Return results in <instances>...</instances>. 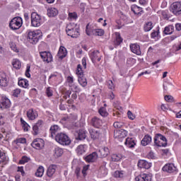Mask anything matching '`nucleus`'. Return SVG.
<instances>
[{
    "mask_svg": "<svg viewBox=\"0 0 181 181\" xmlns=\"http://www.w3.org/2000/svg\"><path fill=\"white\" fill-rule=\"evenodd\" d=\"M175 29H176V30L180 31L181 30V23L175 24Z\"/></svg>",
    "mask_w": 181,
    "mask_h": 181,
    "instance_id": "69168bd1",
    "label": "nucleus"
},
{
    "mask_svg": "<svg viewBox=\"0 0 181 181\" xmlns=\"http://www.w3.org/2000/svg\"><path fill=\"white\" fill-rule=\"evenodd\" d=\"M47 15L49 18H54V16H57V15H59V11H57L56 8H48Z\"/></svg>",
    "mask_w": 181,
    "mask_h": 181,
    "instance_id": "393cba45",
    "label": "nucleus"
},
{
    "mask_svg": "<svg viewBox=\"0 0 181 181\" xmlns=\"http://www.w3.org/2000/svg\"><path fill=\"white\" fill-rule=\"evenodd\" d=\"M132 11L134 12V13H135V15H141L142 8L135 6L133 8H132Z\"/></svg>",
    "mask_w": 181,
    "mask_h": 181,
    "instance_id": "a19ab883",
    "label": "nucleus"
},
{
    "mask_svg": "<svg viewBox=\"0 0 181 181\" xmlns=\"http://www.w3.org/2000/svg\"><path fill=\"white\" fill-rule=\"evenodd\" d=\"M43 173H45V168L43 166H40L35 173V176L37 177H42V176H43Z\"/></svg>",
    "mask_w": 181,
    "mask_h": 181,
    "instance_id": "e433bc0d",
    "label": "nucleus"
},
{
    "mask_svg": "<svg viewBox=\"0 0 181 181\" xmlns=\"http://www.w3.org/2000/svg\"><path fill=\"white\" fill-rule=\"evenodd\" d=\"M98 152L101 158H107V156L110 155V149L108 147H101L99 148Z\"/></svg>",
    "mask_w": 181,
    "mask_h": 181,
    "instance_id": "5701e85b",
    "label": "nucleus"
},
{
    "mask_svg": "<svg viewBox=\"0 0 181 181\" xmlns=\"http://www.w3.org/2000/svg\"><path fill=\"white\" fill-rule=\"evenodd\" d=\"M87 136V132L86 130H79L78 133V137L77 139H79L80 141H83V139H86Z\"/></svg>",
    "mask_w": 181,
    "mask_h": 181,
    "instance_id": "7c9ffc66",
    "label": "nucleus"
},
{
    "mask_svg": "<svg viewBox=\"0 0 181 181\" xmlns=\"http://www.w3.org/2000/svg\"><path fill=\"white\" fill-rule=\"evenodd\" d=\"M108 83V87L110 90H112V88H114V83H112V81H109L107 82Z\"/></svg>",
    "mask_w": 181,
    "mask_h": 181,
    "instance_id": "052dcab7",
    "label": "nucleus"
},
{
    "mask_svg": "<svg viewBox=\"0 0 181 181\" xmlns=\"http://www.w3.org/2000/svg\"><path fill=\"white\" fill-rule=\"evenodd\" d=\"M88 168H90V165L83 166V170H82V173H83V176H86V175H87L86 173V172H87V170H88Z\"/></svg>",
    "mask_w": 181,
    "mask_h": 181,
    "instance_id": "603ef678",
    "label": "nucleus"
},
{
    "mask_svg": "<svg viewBox=\"0 0 181 181\" xmlns=\"http://www.w3.org/2000/svg\"><path fill=\"white\" fill-rule=\"evenodd\" d=\"M151 142H152V137L150 135L146 134L141 140V145H143V146H146V145H149Z\"/></svg>",
    "mask_w": 181,
    "mask_h": 181,
    "instance_id": "bb28decb",
    "label": "nucleus"
},
{
    "mask_svg": "<svg viewBox=\"0 0 181 181\" xmlns=\"http://www.w3.org/2000/svg\"><path fill=\"white\" fill-rule=\"evenodd\" d=\"M33 135H37V134H39V127L36 126V124H35L33 127Z\"/></svg>",
    "mask_w": 181,
    "mask_h": 181,
    "instance_id": "8fccbe9b",
    "label": "nucleus"
},
{
    "mask_svg": "<svg viewBox=\"0 0 181 181\" xmlns=\"http://www.w3.org/2000/svg\"><path fill=\"white\" fill-rule=\"evenodd\" d=\"M58 56L59 59H64V57L67 56V51L66 50L64 47H60L58 52Z\"/></svg>",
    "mask_w": 181,
    "mask_h": 181,
    "instance_id": "c85d7f7f",
    "label": "nucleus"
},
{
    "mask_svg": "<svg viewBox=\"0 0 181 181\" xmlns=\"http://www.w3.org/2000/svg\"><path fill=\"white\" fill-rule=\"evenodd\" d=\"M69 18H70V19H77V13H69Z\"/></svg>",
    "mask_w": 181,
    "mask_h": 181,
    "instance_id": "864d4df0",
    "label": "nucleus"
},
{
    "mask_svg": "<svg viewBox=\"0 0 181 181\" xmlns=\"http://www.w3.org/2000/svg\"><path fill=\"white\" fill-rule=\"evenodd\" d=\"M9 46L13 52H16V53H19V49H18V47H16V44L14 42H10Z\"/></svg>",
    "mask_w": 181,
    "mask_h": 181,
    "instance_id": "49530a36",
    "label": "nucleus"
},
{
    "mask_svg": "<svg viewBox=\"0 0 181 181\" xmlns=\"http://www.w3.org/2000/svg\"><path fill=\"white\" fill-rule=\"evenodd\" d=\"M147 156L148 159H155V156L153 155V152L152 151H150Z\"/></svg>",
    "mask_w": 181,
    "mask_h": 181,
    "instance_id": "680f3d73",
    "label": "nucleus"
},
{
    "mask_svg": "<svg viewBox=\"0 0 181 181\" xmlns=\"http://www.w3.org/2000/svg\"><path fill=\"white\" fill-rule=\"evenodd\" d=\"M136 181H152V176L148 174H141L135 178Z\"/></svg>",
    "mask_w": 181,
    "mask_h": 181,
    "instance_id": "a211bd4d",
    "label": "nucleus"
},
{
    "mask_svg": "<svg viewBox=\"0 0 181 181\" xmlns=\"http://www.w3.org/2000/svg\"><path fill=\"white\" fill-rule=\"evenodd\" d=\"M75 175H76L77 177L80 176V168H76L75 170Z\"/></svg>",
    "mask_w": 181,
    "mask_h": 181,
    "instance_id": "0e129e2a",
    "label": "nucleus"
},
{
    "mask_svg": "<svg viewBox=\"0 0 181 181\" xmlns=\"http://www.w3.org/2000/svg\"><path fill=\"white\" fill-rule=\"evenodd\" d=\"M55 140L57 142H58V144L63 146H67L69 144H71V140H70L69 136L64 133L57 134L55 136Z\"/></svg>",
    "mask_w": 181,
    "mask_h": 181,
    "instance_id": "7ed1b4c3",
    "label": "nucleus"
},
{
    "mask_svg": "<svg viewBox=\"0 0 181 181\" xmlns=\"http://www.w3.org/2000/svg\"><path fill=\"white\" fill-rule=\"evenodd\" d=\"M98 112L100 115H101L102 117H107L108 115V112H107L105 107H101L99 110Z\"/></svg>",
    "mask_w": 181,
    "mask_h": 181,
    "instance_id": "37998d69",
    "label": "nucleus"
},
{
    "mask_svg": "<svg viewBox=\"0 0 181 181\" xmlns=\"http://www.w3.org/2000/svg\"><path fill=\"white\" fill-rule=\"evenodd\" d=\"M163 172H168V173H173V172L177 170V168H176L173 163H168L163 168Z\"/></svg>",
    "mask_w": 181,
    "mask_h": 181,
    "instance_id": "4468645a",
    "label": "nucleus"
},
{
    "mask_svg": "<svg viewBox=\"0 0 181 181\" xmlns=\"http://www.w3.org/2000/svg\"><path fill=\"white\" fill-rule=\"evenodd\" d=\"M18 172H21L22 176H24V175H25V171L23 170V167H18Z\"/></svg>",
    "mask_w": 181,
    "mask_h": 181,
    "instance_id": "e2e57ef3",
    "label": "nucleus"
},
{
    "mask_svg": "<svg viewBox=\"0 0 181 181\" xmlns=\"http://www.w3.org/2000/svg\"><path fill=\"white\" fill-rule=\"evenodd\" d=\"M125 176V171L124 170H117L114 173V177L122 178Z\"/></svg>",
    "mask_w": 181,
    "mask_h": 181,
    "instance_id": "4c0bfd02",
    "label": "nucleus"
},
{
    "mask_svg": "<svg viewBox=\"0 0 181 181\" xmlns=\"http://www.w3.org/2000/svg\"><path fill=\"white\" fill-rule=\"evenodd\" d=\"M18 86L23 87V88H28L29 87V81L26 79H21L18 81Z\"/></svg>",
    "mask_w": 181,
    "mask_h": 181,
    "instance_id": "72a5a7b5",
    "label": "nucleus"
},
{
    "mask_svg": "<svg viewBox=\"0 0 181 181\" xmlns=\"http://www.w3.org/2000/svg\"><path fill=\"white\" fill-rule=\"evenodd\" d=\"M42 37V31L40 30L35 31H30L28 34V39L32 45H36L39 42V39Z\"/></svg>",
    "mask_w": 181,
    "mask_h": 181,
    "instance_id": "f03ea898",
    "label": "nucleus"
},
{
    "mask_svg": "<svg viewBox=\"0 0 181 181\" xmlns=\"http://www.w3.org/2000/svg\"><path fill=\"white\" fill-rule=\"evenodd\" d=\"M91 126L94 127L95 128H101L103 127V120L98 117H94L92 118L90 122Z\"/></svg>",
    "mask_w": 181,
    "mask_h": 181,
    "instance_id": "9b49d317",
    "label": "nucleus"
},
{
    "mask_svg": "<svg viewBox=\"0 0 181 181\" xmlns=\"http://www.w3.org/2000/svg\"><path fill=\"white\" fill-rule=\"evenodd\" d=\"M0 86H1V87H6L8 86V78H6V74L1 71H0Z\"/></svg>",
    "mask_w": 181,
    "mask_h": 181,
    "instance_id": "412c9836",
    "label": "nucleus"
},
{
    "mask_svg": "<svg viewBox=\"0 0 181 181\" xmlns=\"http://www.w3.org/2000/svg\"><path fill=\"white\" fill-rule=\"evenodd\" d=\"M67 81L69 83V87H73V84L74 83V79L73 78V76H68Z\"/></svg>",
    "mask_w": 181,
    "mask_h": 181,
    "instance_id": "09e8293b",
    "label": "nucleus"
},
{
    "mask_svg": "<svg viewBox=\"0 0 181 181\" xmlns=\"http://www.w3.org/2000/svg\"><path fill=\"white\" fill-rule=\"evenodd\" d=\"M174 30H175V28L173 27V25H168L165 28L163 32L165 35H172Z\"/></svg>",
    "mask_w": 181,
    "mask_h": 181,
    "instance_id": "473e14b6",
    "label": "nucleus"
},
{
    "mask_svg": "<svg viewBox=\"0 0 181 181\" xmlns=\"http://www.w3.org/2000/svg\"><path fill=\"white\" fill-rule=\"evenodd\" d=\"M10 107L11 100L6 97H3L1 102L0 103V108H1V110H5L6 108H9Z\"/></svg>",
    "mask_w": 181,
    "mask_h": 181,
    "instance_id": "ddd939ff",
    "label": "nucleus"
},
{
    "mask_svg": "<svg viewBox=\"0 0 181 181\" xmlns=\"http://www.w3.org/2000/svg\"><path fill=\"white\" fill-rule=\"evenodd\" d=\"M21 122L23 125V129L24 131H29V124H28V123H26L23 119H21Z\"/></svg>",
    "mask_w": 181,
    "mask_h": 181,
    "instance_id": "a18cd8bd",
    "label": "nucleus"
},
{
    "mask_svg": "<svg viewBox=\"0 0 181 181\" xmlns=\"http://www.w3.org/2000/svg\"><path fill=\"white\" fill-rule=\"evenodd\" d=\"M82 65L83 66L84 69H87V61L85 57L82 59Z\"/></svg>",
    "mask_w": 181,
    "mask_h": 181,
    "instance_id": "bf43d9fd",
    "label": "nucleus"
},
{
    "mask_svg": "<svg viewBox=\"0 0 181 181\" xmlns=\"http://www.w3.org/2000/svg\"><path fill=\"white\" fill-rule=\"evenodd\" d=\"M37 112L33 110V109H30L28 112H27V117L29 119H31L32 121H33V119H36V118H37Z\"/></svg>",
    "mask_w": 181,
    "mask_h": 181,
    "instance_id": "b1692460",
    "label": "nucleus"
},
{
    "mask_svg": "<svg viewBox=\"0 0 181 181\" xmlns=\"http://www.w3.org/2000/svg\"><path fill=\"white\" fill-rule=\"evenodd\" d=\"M127 115L129 119L134 120V119L135 118V115H133L132 112L129 110L127 112Z\"/></svg>",
    "mask_w": 181,
    "mask_h": 181,
    "instance_id": "5fc2aeb1",
    "label": "nucleus"
},
{
    "mask_svg": "<svg viewBox=\"0 0 181 181\" xmlns=\"http://www.w3.org/2000/svg\"><path fill=\"white\" fill-rule=\"evenodd\" d=\"M42 25V17L37 13H31V25L34 28H39Z\"/></svg>",
    "mask_w": 181,
    "mask_h": 181,
    "instance_id": "0eeeda50",
    "label": "nucleus"
},
{
    "mask_svg": "<svg viewBox=\"0 0 181 181\" xmlns=\"http://www.w3.org/2000/svg\"><path fill=\"white\" fill-rule=\"evenodd\" d=\"M128 132L124 129H117L114 132V137L117 139H121L127 136Z\"/></svg>",
    "mask_w": 181,
    "mask_h": 181,
    "instance_id": "9d476101",
    "label": "nucleus"
},
{
    "mask_svg": "<svg viewBox=\"0 0 181 181\" xmlns=\"http://www.w3.org/2000/svg\"><path fill=\"white\" fill-rule=\"evenodd\" d=\"M154 144L156 146H166L168 145V140L165 136L157 134L154 138Z\"/></svg>",
    "mask_w": 181,
    "mask_h": 181,
    "instance_id": "423d86ee",
    "label": "nucleus"
},
{
    "mask_svg": "<svg viewBox=\"0 0 181 181\" xmlns=\"http://www.w3.org/2000/svg\"><path fill=\"white\" fill-rule=\"evenodd\" d=\"M46 94L47 97H52V95H53V92L52 91V90H50V88H47Z\"/></svg>",
    "mask_w": 181,
    "mask_h": 181,
    "instance_id": "6e6d98bb",
    "label": "nucleus"
},
{
    "mask_svg": "<svg viewBox=\"0 0 181 181\" xmlns=\"http://www.w3.org/2000/svg\"><path fill=\"white\" fill-rule=\"evenodd\" d=\"M130 49L132 53H134V54H137V56H141L142 53L141 52V47H139V45L138 44L130 45Z\"/></svg>",
    "mask_w": 181,
    "mask_h": 181,
    "instance_id": "dca6fc26",
    "label": "nucleus"
},
{
    "mask_svg": "<svg viewBox=\"0 0 181 181\" xmlns=\"http://www.w3.org/2000/svg\"><path fill=\"white\" fill-rule=\"evenodd\" d=\"M63 155V150L59 147H57L54 150V156L55 158H60Z\"/></svg>",
    "mask_w": 181,
    "mask_h": 181,
    "instance_id": "c9c22d12",
    "label": "nucleus"
},
{
    "mask_svg": "<svg viewBox=\"0 0 181 181\" xmlns=\"http://www.w3.org/2000/svg\"><path fill=\"white\" fill-rule=\"evenodd\" d=\"M159 35V33L158 31H154L151 33V37L154 38L156 37Z\"/></svg>",
    "mask_w": 181,
    "mask_h": 181,
    "instance_id": "338daca9",
    "label": "nucleus"
},
{
    "mask_svg": "<svg viewBox=\"0 0 181 181\" xmlns=\"http://www.w3.org/2000/svg\"><path fill=\"white\" fill-rule=\"evenodd\" d=\"M112 160L113 162H119L122 159V154H113L112 155Z\"/></svg>",
    "mask_w": 181,
    "mask_h": 181,
    "instance_id": "58836bf2",
    "label": "nucleus"
},
{
    "mask_svg": "<svg viewBox=\"0 0 181 181\" xmlns=\"http://www.w3.org/2000/svg\"><path fill=\"white\" fill-rule=\"evenodd\" d=\"M98 158V155L97 153L93 152L91 154H89L88 156L85 157L86 162H88V163H93V162H95L97 158Z\"/></svg>",
    "mask_w": 181,
    "mask_h": 181,
    "instance_id": "f3484780",
    "label": "nucleus"
},
{
    "mask_svg": "<svg viewBox=\"0 0 181 181\" xmlns=\"http://www.w3.org/2000/svg\"><path fill=\"white\" fill-rule=\"evenodd\" d=\"M170 8L171 12H173L175 16H179L181 15V1H176L173 3V5H171Z\"/></svg>",
    "mask_w": 181,
    "mask_h": 181,
    "instance_id": "1a4fd4ad",
    "label": "nucleus"
},
{
    "mask_svg": "<svg viewBox=\"0 0 181 181\" xmlns=\"http://www.w3.org/2000/svg\"><path fill=\"white\" fill-rule=\"evenodd\" d=\"M90 59L93 63L94 62H100L101 60V55H100V52L96 50L90 53Z\"/></svg>",
    "mask_w": 181,
    "mask_h": 181,
    "instance_id": "aec40b11",
    "label": "nucleus"
},
{
    "mask_svg": "<svg viewBox=\"0 0 181 181\" xmlns=\"http://www.w3.org/2000/svg\"><path fill=\"white\" fill-rule=\"evenodd\" d=\"M153 28V25L152 22L149 21L144 24V32H149L150 30H152Z\"/></svg>",
    "mask_w": 181,
    "mask_h": 181,
    "instance_id": "f704fd0d",
    "label": "nucleus"
},
{
    "mask_svg": "<svg viewBox=\"0 0 181 181\" xmlns=\"http://www.w3.org/2000/svg\"><path fill=\"white\" fill-rule=\"evenodd\" d=\"M89 133L92 139H97L100 138V130L89 129Z\"/></svg>",
    "mask_w": 181,
    "mask_h": 181,
    "instance_id": "a878e982",
    "label": "nucleus"
},
{
    "mask_svg": "<svg viewBox=\"0 0 181 181\" xmlns=\"http://www.w3.org/2000/svg\"><path fill=\"white\" fill-rule=\"evenodd\" d=\"M76 74L78 75V81L82 87L87 86V78L83 75V69L81 68V64H78Z\"/></svg>",
    "mask_w": 181,
    "mask_h": 181,
    "instance_id": "20e7f679",
    "label": "nucleus"
},
{
    "mask_svg": "<svg viewBox=\"0 0 181 181\" xmlns=\"http://www.w3.org/2000/svg\"><path fill=\"white\" fill-rule=\"evenodd\" d=\"M116 39L114 42L115 46H119L122 43V37H121V34L119 33H115Z\"/></svg>",
    "mask_w": 181,
    "mask_h": 181,
    "instance_id": "c756f323",
    "label": "nucleus"
},
{
    "mask_svg": "<svg viewBox=\"0 0 181 181\" xmlns=\"http://www.w3.org/2000/svg\"><path fill=\"white\" fill-rule=\"evenodd\" d=\"M124 124L122 122H115L113 124V127L117 129L122 128L124 127Z\"/></svg>",
    "mask_w": 181,
    "mask_h": 181,
    "instance_id": "de8ad7c7",
    "label": "nucleus"
},
{
    "mask_svg": "<svg viewBox=\"0 0 181 181\" xmlns=\"http://www.w3.org/2000/svg\"><path fill=\"white\" fill-rule=\"evenodd\" d=\"M30 160V158L26 157V156H23L21 160H20L19 163L20 165H25V163H28Z\"/></svg>",
    "mask_w": 181,
    "mask_h": 181,
    "instance_id": "c03bdc74",
    "label": "nucleus"
},
{
    "mask_svg": "<svg viewBox=\"0 0 181 181\" xmlns=\"http://www.w3.org/2000/svg\"><path fill=\"white\" fill-rule=\"evenodd\" d=\"M56 169H57L56 165H50L47 170V176H48V177H53V175L56 173Z\"/></svg>",
    "mask_w": 181,
    "mask_h": 181,
    "instance_id": "6ab92c4d",
    "label": "nucleus"
},
{
    "mask_svg": "<svg viewBox=\"0 0 181 181\" xmlns=\"http://www.w3.org/2000/svg\"><path fill=\"white\" fill-rule=\"evenodd\" d=\"M30 71V66H27V69L25 71V76L26 77H30V74L29 73Z\"/></svg>",
    "mask_w": 181,
    "mask_h": 181,
    "instance_id": "13d9d810",
    "label": "nucleus"
},
{
    "mask_svg": "<svg viewBox=\"0 0 181 181\" xmlns=\"http://www.w3.org/2000/svg\"><path fill=\"white\" fill-rule=\"evenodd\" d=\"M76 153L78 155H83V153H86V146L85 145H79L76 148Z\"/></svg>",
    "mask_w": 181,
    "mask_h": 181,
    "instance_id": "2f4dec72",
    "label": "nucleus"
},
{
    "mask_svg": "<svg viewBox=\"0 0 181 181\" xmlns=\"http://www.w3.org/2000/svg\"><path fill=\"white\" fill-rule=\"evenodd\" d=\"M164 98L165 101H170V100H172V98H173L172 97V95H165Z\"/></svg>",
    "mask_w": 181,
    "mask_h": 181,
    "instance_id": "774afa93",
    "label": "nucleus"
},
{
    "mask_svg": "<svg viewBox=\"0 0 181 181\" xmlns=\"http://www.w3.org/2000/svg\"><path fill=\"white\" fill-rule=\"evenodd\" d=\"M124 144L128 146V148H134L136 143H135V139L132 138H127Z\"/></svg>",
    "mask_w": 181,
    "mask_h": 181,
    "instance_id": "cd10ccee",
    "label": "nucleus"
},
{
    "mask_svg": "<svg viewBox=\"0 0 181 181\" xmlns=\"http://www.w3.org/2000/svg\"><path fill=\"white\" fill-rule=\"evenodd\" d=\"M59 131V126L54 125L52 126L50 128V132H51V136L53 138L54 136V134H56V132Z\"/></svg>",
    "mask_w": 181,
    "mask_h": 181,
    "instance_id": "79ce46f5",
    "label": "nucleus"
},
{
    "mask_svg": "<svg viewBox=\"0 0 181 181\" xmlns=\"http://www.w3.org/2000/svg\"><path fill=\"white\" fill-rule=\"evenodd\" d=\"M13 67H14V69H21V67H22V65L21 64V61H19L18 59H14L12 63Z\"/></svg>",
    "mask_w": 181,
    "mask_h": 181,
    "instance_id": "ea45409f",
    "label": "nucleus"
},
{
    "mask_svg": "<svg viewBox=\"0 0 181 181\" xmlns=\"http://www.w3.org/2000/svg\"><path fill=\"white\" fill-rule=\"evenodd\" d=\"M138 166L141 168L149 169L152 166V164L151 163H148V161L145 160H140L138 162Z\"/></svg>",
    "mask_w": 181,
    "mask_h": 181,
    "instance_id": "4be33fe9",
    "label": "nucleus"
},
{
    "mask_svg": "<svg viewBox=\"0 0 181 181\" xmlns=\"http://www.w3.org/2000/svg\"><path fill=\"white\" fill-rule=\"evenodd\" d=\"M41 58L44 62H47V63H50L52 60H53V57L50 52H42L40 53Z\"/></svg>",
    "mask_w": 181,
    "mask_h": 181,
    "instance_id": "2eb2a0df",
    "label": "nucleus"
},
{
    "mask_svg": "<svg viewBox=\"0 0 181 181\" xmlns=\"http://www.w3.org/2000/svg\"><path fill=\"white\" fill-rule=\"evenodd\" d=\"M18 144H26V139L25 138H20L17 140Z\"/></svg>",
    "mask_w": 181,
    "mask_h": 181,
    "instance_id": "4d7b16f0",
    "label": "nucleus"
},
{
    "mask_svg": "<svg viewBox=\"0 0 181 181\" xmlns=\"http://www.w3.org/2000/svg\"><path fill=\"white\" fill-rule=\"evenodd\" d=\"M44 146L45 143H43V140H42V139H36L31 144V146L35 149H42Z\"/></svg>",
    "mask_w": 181,
    "mask_h": 181,
    "instance_id": "f8f14e48",
    "label": "nucleus"
},
{
    "mask_svg": "<svg viewBox=\"0 0 181 181\" xmlns=\"http://www.w3.org/2000/svg\"><path fill=\"white\" fill-rule=\"evenodd\" d=\"M22 18L15 17L10 21L9 27L12 30H18V29H21L22 27Z\"/></svg>",
    "mask_w": 181,
    "mask_h": 181,
    "instance_id": "39448f33",
    "label": "nucleus"
},
{
    "mask_svg": "<svg viewBox=\"0 0 181 181\" xmlns=\"http://www.w3.org/2000/svg\"><path fill=\"white\" fill-rule=\"evenodd\" d=\"M86 32L88 36H91V35H94L95 36H103L104 35V30L92 29L91 28H90V24H87Z\"/></svg>",
    "mask_w": 181,
    "mask_h": 181,
    "instance_id": "6e6552de",
    "label": "nucleus"
},
{
    "mask_svg": "<svg viewBox=\"0 0 181 181\" xmlns=\"http://www.w3.org/2000/svg\"><path fill=\"white\" fill-rule=\"evenodd\" d=\"M66 33L68 36H71V37L73 38H77L80 36V28L77 26V24L70 23L66 27Z\"/></svg>",
    "mask_w": 181,
    "mask_h": 181,
    "instance_id": "f257e3e1",
    "label": "nucleus"
},
{
    "mask_svg": "<svg viewBox=\"0 0 181 181\" xmlns=\"http://www.w3.org/2000/svg\"><path fill=\"white\" fill-rule=\"evenodd\" d=\"M21 94V89H15L13 90V97H18Z\"/></svg>",
    "mask_w": 181,
    "mask_h": 181,
    "instance_id": "3c124183",
    "label": "nucleus"
}]
</instances>
